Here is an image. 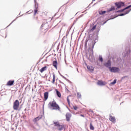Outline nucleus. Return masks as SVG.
Instances as JSON below:
<instances>
[{
  "mask_svg": "<svg viewBox=\"0 0 131 131\" xmlns=\"http://www.w3.org/2000/svg\"><path fill=\"white\" fill-rule=\"evenodd\" d=\"M117 80L115 79L113 82H112L111 83V84H112V85L115 84V83H116Z\"/></svg>",
  "mask_w": 131,
  "mask_h": 131,
  "instance_id": "28",
  "label": "nucleus"
},
{
  "mask_svg": "<svg viewBox=\"0 0 131 131\" xmlns=\"http://www.w3.org/2000/svg\"><path fill=\"white\" fill-rule=\"evenodd\" d=\"M90 128L91 130H94V129H95V128L94 127V126L93 125V123H92V122L90 123Z\"/></svg>",
  "mask_w": 131,
  "mask_h": 131,
  "instance_id": "20",
  "label": "nucleus"
},
{
  "mask_svg": "<svg viewBox=\"0 0 131 131\" xmlns=\"http://www.w3.org/2000/svg\"><path fill=\"white\" fill-rule=\"evenodd\" d=\"M129 13V11H126L124 13H122L120 14V16H124L126 15V14H128Z\"/></svg>",
  "mask_w": 131,
  "mask_h": 131,
  "instance_id": "25",
  "label": "nucleus"
},
{
  "mask_svg": "<svg viewBox=\"0 0 131 131\" xmlns=\"http://www.w3.org/2000/svg\"><path fill=\"white\" fill-rule=\"evenodd\" d=\"M5 38H7V33H5Z\"/></svg>",
  "mask_w": 131,
  "mask_h": 131,
  "instance_id": "34",
  "label": "nucleus"
},
{
  "mask_svg": "<svg viewBox=\"0 0 131 131\" xmlns=\"http://www.w3.org/2000/svg\"><path fill=\"white\" fill-rule=\"evenodd\" d=\"M110 71H111V72H114V73H115L116 72H118V71H119V68H116V67H110Z\"/></svg>",
  "mask_w": 131,
  "mask_h": 131,
  "instance_id": "6",
  "label": "nucleus"
},
{
  "mask_svg": "<svg viewBox=\"0 0 131 131\" xmlns=\"http://www.w3.org/2000/svg\"><path fill=\"white\" fill-rule=\"evenodd\" d=\"M89 41V40L86 39L85 41V47H86V45H88V42Z\"/></svg>",
  "mask_w": 131,
  "mask_h": 131,
  "instance_id": "32",
  "label": "nucleus"
},
{
  "mask_svg": "<svg viewBox=\"0 0 131 131\" xmlns=\"http://www.w3.org/2000/svg\"><path fill=\"white\" fill-rule=\"evenodd\" d=\"M48 67L47 66H45L43 68H42L40 70H39L40 72H41V73H42V72H43V71H46V70H47Z\"/></svg>",
  "mask_w": 131,
  "mask_h": 131,
  "instance_id": "14",
  "label": "nucleus"
},
{
  "mask_svg": "<svg viewBox=\"0 0 131 131\" xmlns=\"http://www.w3.org/2000/svg\"><path fill=\"white\" fill-rule=\"evenodd\" d=\"M104 66H106V67H110V66H111V62H110V60H108L107 62H106L104 64Z\"/></svg>",
  "mask_w": 131,
  "mask_h": 131,
  "instance_id": "16",
  "label": "nucleus"
},
{
  "mask_svg": "<svg viewBox=\"0 0 131 131\" xmlns=\"http://www.w3.org/2000/svg\"><path fill=\"white\" fill-rule=\"evenodd\" d=\"M115 6L117 9H120L121 7H124V3L123 2H117L115 3Z\"/></svg>",
  "mask_w": 131,
  "mask_h": 131,
  "instance_id": "5",
  "label": "nucleus"
},
{
  "mask_svg": "<svg viewBox=\"0 0 131 131\" xmlns=\"http://www.w3.org/2000/svg\"><path fill=\"white\" fill-rule=\"evenodd\" d=\"M67 101H68V104L69 105H70V100H69V97H67Z\"/></svg>",
  "mask_w": 131,
  "mask_h": 131,
  "instance_id": "31",
  "label": "nucleus"
},
{
  "mask_svg": "<svg viewBox=\"0 0 131 131\" xmlns=\"http://www.w3.org/2000/svg\"><path fill=\"white\" fill-rule=\"evenodd\" d=\"M109 120L113 122V123H116V119L115 118V117H113L111 115H110Z\"/></svg>",
  "mask_w": 131,
  "mask_h": 131,
  "instance_id": "7",
  "label": "nucleus"
},
{
  "mask_svg": "<svg viewBox=\"0 0 131 131\" xmlns=\"http://www.w3.org/2000/svg\"><path fill=\"white\" fill-rule=\"evenodd\" d=\"M87 69L90 71V72H94L95 67H93L92 66H88Z\"/></svg>",
  "mask_w": 131,
  "mask_h": 131,
  "instance_id": "10",
  "label": "nucleus"
},
{
  "mask_svg": "<svg viewBox=\"0 0 131 131\" xmlns=\"http://www.w3.org/2000/svg\"><path fill=\"white\" fill-rule=\"evenodd\" d=\"M99 15H104V14H106V11H99Z\"/></svg>",
  "mask_w": 131,
  "mask_h": 131,
  "instance_id": "22",
  "label": "nucleus"
},
{
  "mask_svg": "<svg viewBox=\"0 0 131 131\" xmlns=\"http://www.w3.org/2000/svg\"><path fill=\"white\" fill-rule=\"evenodd\" d=\"M41 31L43 32V31H45L44 33H46L47 31L49 30L50 27H49V24H48V23H46L45 24H43L41 26Z\"/></svg>",
  "mask_w": 131,
  "mask_h": 131,
  "instance_id": "3",
  "label": "nucleus"
},
{
  "mask_svg": "<svg viewBox=\"0 0 131 131\" xmlns=\"http://www.w3.org/2000/svg\"><path fill=\"white\" fill-rule=\"evenodd\" d=\"M126 11H129V10H126ZM130 11V10H129V12Z\"/></svg>",
  "mask_w": 131,
  "mask_h": 131,
  "instance_id": "37",
  "label": "nucleus"
},
{
  "mask_svg": "<svg viewBox=\"0 0 131 131\" xmlns=\"http://www.w3.org/2000/svg\"><path fill=\"white\" fill-rule=\"evenodd\" d=\"M77 95L78 99H81V94H80L79 92H78Z\"/></svg>",
  "mask_w": 131,
  "mask_h": 131,
  "instance_id": "26",
  "label": "nucleus"
},
{
  "mask_svg": "<svg viewBox=\"0 0 131 131\" xmlns=\"http://www.w3.org/2000/svg\"><path fill=\"white\" fill-rule=\"evenodd\" d=\"M55 91L56 92V95L58 98H61V93L58 91V89H55Z\"/></svg>",
  "mask_w": 131,
  "mask_h": 131,
  "instance_id": "18",
  "label": "nucleus"
},
{
  "mask_svg": "<svg viewBox=\"0 0 131 131\" xmlns=\"http://www.w3.org/2000/svg\"><path fill=\"white\" fill-rule=\"evenodd\" d=\"M73 108H74V110H77V109H78V107L76 106H74Z\"/></svg>",
  "mask_w": 131,
  "mask_h": 131,
  "instance_id": "33",
  "label": "nucleus"
},
{
  "mask_svg": "<svg viewBox=\"0 0 131 131\" xmlns=\"http://www.w3.org/2000/svg\"><path fill=\"white\" fill-rule=\"evenodd\" d=\"M49 98V92H46L44 93V100L45 101H47Z\"/></svg>",
  "mask_w": 131,
  "mask_h": 131,
  "instance_id": "13",
  "label": "nucleus"
},
{
  "mask_svg": "<svg viewBox=\"0 0 131 131\" xmlns=\"http://www.w3.org/2000/svg\"><path fill=\"white\" fill-rule=\"evenodd\" d=\"M48 107L50 109H52V110H56V111H60V110L61 109L59 105L57 104V102H56L55 100L50 102L48 104Z\"/></svg>",
  "mask_w": 131,
  "mask_h": 131,
  "instance_id": "1",
  "label": "nucleus"
},
{
  "mask_svg": "<svg viewBox=\"0 0 131 131\" xmlns=\"http://www.w3.org/2000/svg\"><path fill=\"white\" fill-rule=\"evenodd\" d=\"M41 119V117L38 116L33 119L34 122H36L38 121L39 120Z\"/></svg>",
  "mask_w": 131,
  "mask_h": 131,
  "instance_id": "15",
  "label": "nucleus"
},
{
  "mask_svg": "<svg viewBox=\"0 0 131 131\" xmlns=\"http://www.w3.org/2000/svg\"><path fill=\"white\" fill-rule=\"evenodd\" d=\"M14 80H9L7 82L6 85L8 86H11V85H14Z\"/></svg>",
  "mask_w": 131,
  "mask_h": 131,
  "instance_id": "9",
  "label": "nucleus"
},
{
  "mask_svg": "<svg viewBox=\"0 0 131 131\" xmlns=\"http://www.w3.org/2000/svg\"><path fill=\"white\" fill-rule=\"evenodd\" d=\"M96 27H97V25L93 26V28L91 29V31H94V30L96 29Z\"/></svg>",
  "mask_w": 131,
  "mask_h": 131,
  "instance_id": "27",
  "label": "nucleus"
},
{
  "mask_svg": "<svg viewBox=\"0 0 131 131\" xmlns=\"http://www.w3.org/2000/svg\"><path fill=\"white\" fill-rule=\"evenodd\" d=\"M106 83V82L103 81L102 80H98L97 82V84H98V85H105Z\"/></svg>",
  "mask_w": 131,
  "mask_h": 131,
  "instance_id": "11",
  "label": "nucleus"
},
{
  "mask_svg": "<svg viewBox=\"0 0 131 131\" xmlns=\"http://www.w3.org/2000/svg\"><path fill=\"white\" fill-rule=\"evenodd\" d=\"M35 3V8L38 9V3L36 2V0H34Z\"/></svg>",
  "mask_w": 131,
  "mask_h": 131,
  "instance_id": "23",
  "label": "nucleus"
},
{
  "mask_svg": "<svg viewBox=\"0 0 131 131\" xmlns=\"http://www.w3.org/2000/svg\"><path fill=\"white\" fill-rule=\"evenodd\" d=\"M38 12V8H35L34 10V15L35 16L37 12Z\"/></svg>",
  "mask_w": 131,
  "mask_h": 131,
  "instance_id": "24",
  "label": "nucleus"
},
{
  "mask_svg": "<svg viewBox=\"0 0 131 131\" xmlns=\"http://www.w3.org/2000/svg\"><path fill=\"white\" fill-rule=\"evenodd\" d=\"M33 20L34 21H38V17L37 16L34 17L33 18Z\"/></svg>",
  "mask_w": 131,
  "mask_h": 131,
  "instance_id": "29",
  "label": "nucleus"
},
{
  "mask_svg": "<svg viewBox=\"0 0 131 131\" xmlns=\"http://www.w3.org/2000/svg\"><path fill=\"white\" fill-rule=\"evenodd\" d=\"M99 61H100V62H103V58L102 57V56L99 57Z\"/></svg>",
  "mask_w": 131,
  "mask_h": 131,
  "instance_id": "30",
  "label": "nucleus"
},
{
  "mask_svg": "<svg viewBox=\"0 0 131 131\" xmlns=\"http://www.w3.org/2000/svg\"><path fill=\"white\" fill-rule=\"evenodd\" d=\"M57 65H58V62H57V61H54L53 62V66H54V67H55V68H56V69H57Z\"/></svg>",
  "mask_w": 131,
  "mask_h": 131,
  "instance_id": "19",
  "label": "nucleus"
},
{
  "mask_svg": "<svg viewBox=\"0 0 131 131\" xmlns=\"http://www.w3.org/2000/svg\"><path fill=\"white\" fill-rule=\"evenodd\" d=\"M72 115L70 114V113H68L66 115V119L67 121H70V118H71Z\"/></svg>",
  "mask_w": 131,
  "mask_h": 131,
  "instance_id": "8",
  "label": "nucleus"
},
{
  "mask_svg": "<svg viewBox=\"0 0 131 131\" xmlns=\"http://www.w3.org/2000/svg\"><path fill=\"white\" fill-rule=\"evenodd\" d=\"M80 116H81V117H84V116L83 115H80Z\"/></svg>",
  "mask_w": 131,
  "mask_h": 131,
  "instance_id": "35",
  "label": "nucleus"
},
{
  "mask_svg": "<svg viewBox=\"0 0 131 131\" xmlns=\"http://www.w3.org/2000/svg\"><path fill=\"white\" fill-rule=\"evenodd\" d=\"M19 106H20V104L19 103V100H16L13 102V108L14 110L18 111L19 110Z\"/></svg>",
  "mask_w": 131,
  "mask_h": 131,
  "instance_id": "4",
  "label": "nucleus"
},
{
  "mask_svg": "<svg viewBox=\"0 0 131 131\" xmlns=\"http://www.w3.org/2000/svg\"><path fill=\"white\" fill-rule=\"evenodd\" d=\"M53 78L52 81V83H53V84H54L55 83V81L56 80V75L54 73H53Z\"/></svg>",
  "mask_w": 131,
  "mask_h": 131,
  "instance_id": "17",
  "label": "nucleus"
},
{
  "mask_svg": "<svg viewBox=\"0 0 131 131\" xmlns=\"http://www.w3.org/2000/svg\"><path fill=\"white\" fill-rule=\"evenodd\" d=\"M111 11H115V7L112 6L110 9L107 10V12H111Z\"/></svg>",
  "mask_w": 131,
  "mask_h": 131,
  "instance_id": "21",
  "label": "nucleus"
},
{
  "mask_svg": "<svg viewBox=\"0 0 131 131\" xmlns=\"http://www.w3.org/2000/svg\"><path fill=\"white\" fill-rule=\"evenodd\" d=\"M53 124H54V126H56V129L57 130H63V129H65V125L64 124H60V122H54Z\"/></svg>",
  "mask_w": 131,
  "mask_h": 131,
  "instance_id": "2",
  "label": "nucleus"
},
{
  "mask_svg": "<svg viewBox=\"0 0 131 131\" xmlns=\"http://www.w3.org/2000/svg\"><path fill=\"white\" fill-rule=\"evenodd\" d=\"M96 0H93V2H95Z\"/></svg>",
  "mask_w": 131,
  "mask_h": 131,
  "instance_id": "36",
  "label": "nucleus"
},
{
  "mask_svg": "<svg viewBox=\"0 0 131 131\" xmlns=\"http://www.w3.org/2000/svg\"><path fill=\"white\" fill-rule=\"evenodd\" d=\"M130 7H131V5H129L127 7L125 8L124 9H121L120 10L116 11V13H122V12H123V11H125V10H127V9H129Z\"/></svg>",
  "mask_w": 131,
  "mask_h": 131,
  "instance_id": "12",
  "label": "nucleus"
}]
</instances>
